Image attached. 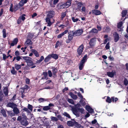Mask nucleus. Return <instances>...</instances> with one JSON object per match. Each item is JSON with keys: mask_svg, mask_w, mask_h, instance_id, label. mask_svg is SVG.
Here are the masks:
<instances>
[{"mask_svg": "<svg viewBox=\"0 0 128 128\" xmlns=\"http://www.w3.org/2000/svg\"><path fill=\"white\" fill-rule=\"evenodd\" d=\"M83 32V30L81 29L76 30L75 31L74 30L70 31L68 33V39L66 40V42L67 44L69 43L72 40L74 36H79Z\"/></svg>", "mask_w": 128, "mask_h": 128, "instance_id": "nucleus-1", "label": "nucleus"}, {"mask_svg": "<svg viewBox=\"0 0 128 128\" xmlns=\"http://www.w3.org/2000/svg\"><path fill=\"white\" fill-rule=\"evenodd\" d=\"M69 106L71 108L73 114L77 116L78 117L79 116V112L82 114H84V110L82 108H80V104L78 103L76 104H74V106H72L71 105H70Z\"/></svg>", "mask_w": 128, "mask_h": 128, "instance_id": "nucleus-2", "label": "nucleus"}, {"mask_svg": "<svg viewBox=\"0 0 128 128\" xmlns=\"http://www.w3.org/2000/svg\"><path fill=\"white\" fill-rule=\"evenodd\" d=\"M23 59L25 60L28 66L30 67L31 68H33L36 67L35 65L36 63H34L32 60V58L28 56L22 57Z\"/></svg>", "mask_w": 128, "mask_h": 128, "instance_id": "nucleus-3", "label": "nucleus"}, {"mask_svg": "<svg viewBox=\"0 0 128 128\" xmlns=\"http://www.w3.org/2000/svg\"><path fill=\"white\" fill-rule=\"evenodd\" d=\"M17 120L20 121L21 124L23 126H26L28 124L26 116L22 117L21 116H19Z\"/></svg>", "mask_w": 128, "mask_h": 128, "instance_id": "nucleus-4", "label": "nucleus"}, {"mask_svg": "<svg viewBox=\"0 0 128 128\" xmlns=\"http://www.w3.org/2000/svg\"><path fill=\"white\" fill-rule=\"evenodd\" d=\"M13 4H11L10 6L9 10L10 12H16L18 10L20 7V6L19 4H16L14 6L13 8Z\"/></svg>", "mask_w": 128, "mask_h": 128, "instance_id": "nucleus-5", "label": "nucleus"}, {"mask_svg": "<svg viewBox=\"0 0 128 128\" xmlns=\"http://www.w3.org/2000/svg\"><path fill=\"white\" fill-rule=\"evenodd\" d=\"M47 13V14L46 17L51 18H53L55 14V12L53 10L48 11Z\"/></svg>", "mask_w": 128, "mask_h": 128, "instance_id": "nucleus-6", "label": "nucleus"}, {"mask_svg": "<svg viewBox=\"0 0 128 128\" xmlns=\"http://www.w3.org/2000/svg\"><path fill=\"white\" fill-rule=\"evenodd\" d=\"M113 36L114 42H117L120 38L119 34L117 32H114L113 33Z\"/></svg>", "mask_w": 128, "mask_h": 128, "instance_id": "nucleus-7", "label": "nucleus"}, {"mask_svg": "<svg viewBox=\"0 0 128 128\" xmlns=\"http://www.w3.org/2000/svg\"><path fill=\"white\" fill-rule=\"evenodd\" d=\"M84 49V46L82 44L77 49V52L79 56H80L83 52Z\"/></svg>", "mask_w": 128, "mask_h": 128, "instance_id": "nucleus-8", "label": "nucleus"}, {"mask_svg": "<svg viewBox=\"0 0 128 128\" xmlns=\"http://www.w3.org/2000/svg\"><path fill=\"white\" fill-rule=\"evenodd\" d=\"M52 71L53 74V77L55 78L57 76L56 74L58 72V69L56 68H55V67L53 66L52 67Z\"/></svg>", "mask_w": 128, "mask_h": 128, "instance_id": "nucleus-9", "label": "nucleus"}, {"mask_svg": "<svg viewBox=\"0 0 128 128\" xmlns=\"http://www.w3.org/2000/svg\"><path fill=\"white\" fill-rule=\"evenodd\" d=\"M96 38H93L91 39L90 42H89V44L91 46H94V44L96 41Z\"/></svg>", "mask_w": 128, "mask_h": 128, "instance_id": "nucleus-10", "label": "nucleus"}, {"mask_svg": "<svg viewBox=\"0 0 128 128\" xmlns=\"http://www.w3.org/2000/svg\"><path fill=\"white\" fill-rule=\"evenodd\" d=\"M6 106L13 108L16 106H17V105L13 102H9L7 104Z\"/></svg>", "mask_w": 128, "mask_h": 128, "instance_id": "nucleus-11", "label": "nucleus"}, {"mask_svg": "<svg viewBox=\"0 0 128 128\" xmlns=\"http://www.w3.org/2000/svg\"><path fill=\"white\" fill-rule=\"evenodd\" d=\"M85 108L86 110L90 113H92L94 112V110L90 106H86Z\"/></svg>", "mask_w": 128, "mask_h": 128, "instance_id": "nucleus-12", "label": "nucleus"}, {"mask_svg": "<svg viewBox=\"0 0 128 128\" xmlns=\"http://www.w3.org/2000/svg\"><path fill=\"white\" fill-rule=\"evenodd\" d=\"M51 18H49L46 17V22L48 24L47 26H50L52 24V22H51L50 19Z\"/></svg>", "mask_w": 128, "mask_h": 128, "instance_id": "nucleus-13", "label": "nucleus"}, {"mask_svg": "<svg viewBox=\"0 0 128 128\" xmlns=\"http://www.w3.org/2000/svg\"><path fill=\"white\" fill-rule=\"evenodd\" d=\"M92 14H95V15H98L101 14V12L98 10L94 9L92 10Z\"/></svg>", "mask_w": 128, "mask_h": 128, "instance_id": "nucleus-14", "label": "nucleus"}, {"mask_svg": "<svg viewBox=\"0 0 128 128\" xmlns=\"http://www.w3.org/2000/svg\"><path fill=\"white\" fill-rule=\"evenodd\" d=\"M18 42V39L17 38H16L14 39L12 42L10 44V46H13L15 44H17Z\"/></svg>", "mask_w": 128, "mask_h": 128, "instance_id": "nucleus-15", "label": "nucleus"}, {"mask_svg": "<svg viewBox=\"0 0 128 128\" xmlns=\"http://www.w3.org/2000/svg\"><path fill=\"white\" fill-rule=\"evenodd\" d=\"M13 111L15 115L18 114L20 112L19 110L17 108V106H16L14 108Z\"/></svg>", "mask_w": 128, "mask_h": 128, "instance_id": "nucleus-16", "label": "nucleus"}, {"mask_svg": "<svg viewBox=\"0 0 128 128\" xmlns=\"http://www.w3.org/2000/svg\"><path fill=\"white\" fill-rule=\"evenodd\" d=\"M32 42L30 39H27L26 40V41L25 42L24 44V45L25 46L26 45H32Z\"/></svg>", "mask_w": 128, "mask_h": 128, "instance_id": "nucleus-17", "label": "nucleus"}, {"mask_svg": "<svg viewBox=\"0 0 128 128\" xmlns=\"http://www.w3.org/2000/svg\"><path fill=\"white\" fill-rule=\"evenodd\" d=\"M31 51L34 54L36 57H38L40 55L38 53L36 50L32 49Z\"/></svg>", "mask_w": 128, "mask_h": 128, "instance_id": "nucleus-18", "label": "nucleus"}, {"mask_svg": "<svg viewBox=\"0 0 128 128\" xmlns=\"http://www.w3.org/2000/svg\"><path fill=\"white\" fill-rule=\"evenodd\" d=\"M69 94L70 96L73 99L76 100L77 98V95L74 94L72 92H70Z\"/></svg>", "mask_w": 128, "mask_h": 128, "instance_id": "nucleus-19", "label": "nucleus"}, {"mask_svg": "<svg viewBox=\"0 0 128 128\" xmlns=\"http://www.w3.org/2000/svg\"><path fill=\"white\" fill-rule=\"evenodd\" d=\"M50 55L51 58H52L55 60H57L58 58V56L56 54H50Z\"/></svg>", "mask_w": 128, "mask_h": 128, "instance_id": "nucleus-20", "label": "nucleus"}, {"mask_svg": "<svg viewBox=\"0 0 128 128\" xmlns=\"http://www.w3.org/2000/svg\"><path fill=\"white\" fill-rule=\"evenodd\" d=\"M74 122V126L78 128H80L81 127H82L80 124L78 123V122H76L74 120H73Z\"/></svg>", "mask_w": 128, "mask_h": 128, "instance_id": "nucleus-21", "label": "nucleus"}, {"mask_svg": "<svg viewBox=\"0 0 128 128\" xmlns=\"http://www.w3.org/2000/svg\"><path fill=\"white\" fill-rule=\"evenodd\" d=\"M7 112L8 113V116L10 117L14 116L15 115L14 114V113L12 111H7Z\"/></svg>", "mask_w": 128, "mask_h": 128, "instance_id": "nucleus-22", "label": "nucleus"}, {"mask_svg": "<svg viewBox=\"0 0 128 128\" xmlns=\"http://www.w3.org/2000/svg\"><path fill=\"white\" fill-rule=\"evenodd\" d=\"M84 62L81 61L80 62L79 66V69L80 70H82L84 66Z\"/></svg>", "mask_w": 128, "mask_h": 128, "instance_id": "nucleus-23", "label": "nucleus"}, {"mask_svg": "<svg viewBox=\"0 0 128 128\" xmlns=\"http://www.w3.org/2000/svg\"><path fill=\"white\" fill-rule=\"evenodd\" d=\"M9 57L10 58H12V56L10 54H8V56H6L4 54H3V60H5L7 58H8Z\"/></svg>", "mask_w": 128, "mask_h": 128, "instance_id": "nucleus-24", "label": "nucleus"}, {"mask_svg": "<svg viewBox=\"0 0 128 128\" xmlns=\"http://www.w3.org/2000/svg\"><path fill=\"white\" fill-rule=\"evenodd\" d=\"M82 4L81 2H79L78 4V5L77 6V8L76 9L78 11H81V6L82 5Z\"/></svg>", "mask_w": 128, "mask_h": 128, "instance_id": "nucleus-25", "label": "nucleus"}, {"mask_svg": "<svg viewBox=\"0 0 128 128\" xmlns=\"http://www.w3.org/2000/svg\"><path fill=\"white\" fill-rule=\"evenodd\" d=\"M4 93L6 96H7L8 95V88L7 87H5L4 89Z\"/></svg>", "mask_w": 128, "mask_h": 128, "instance_id": "nucleus-26", "label": "nucleus"}, {"mask_svg": "<svg viewBox=\"0 0 128 128\" xmlns=\"http://www.w3.org/2000/svg\"><path fill=\"white\" fill-rule=\"evenodd\" d=\"M62 43L59 41H57L55 45V48H57L58 46H60L62 45Z\"/></svg>", "mask_w": 128, "mask_h": 128, "instance_id": "nucleus-27", "label": "nucleus"}, {"mask_svg": "<svg viewBox=\"0 0 128 128\" xmlns=\"http://www.w3.org/2000/svg\"><path fill=\"white\" fill-rule=\"evenodd\" d=\"M127 13V10H123L121 13L122 17H124L126 15Z\"/></svg>", "mask_w": 128, "mask_h": 128, "instance_id": "nucleus-28", "label": "nucleus"}, {"mask_svg": "<svg viewBox=\"0 0 128 128\" xmlns=\"http://www.w3.org/2000/svg\"><path fill=\"white\" fill-rule=\"evenodd\" d=\"M28 0H21L19 4L20 6H22L24 4L26 3Z\"/></svg>", "mask_w": 128, "mask_h": 128, "instance_id": "nucleus-29", "label": "nucleus"}, {"mask_svg": "<svg viewBox=\"0 0 128 128\" xmlns=\"http://www.w3.org/2000/svg\"><path fill=\"white\" fill-rule=\"evenodd\" d=\"M67 124L69 126H73L74 124V122H72L71 121H68L67 122Z\"/></svg>", "mask_w": 128, "mask_h": 128, "instance_id": "nucleus-30", "label": "nucleus"}, {"mask_svg": "<svg viewBox=\"0 0 128 128\" xmlns=\"http://www.w3.org/2000/svg\"><path fill=\"white\" fill-rule=\"evenodd\" d=\"M0 112L4 117H6L7 116L6 111L4 109H1Z\"/></svg>", "mask_w": 128, "mask_h": 128, "instance_id": "nucleus-31", "label": "nucleus"}, {"mask_svg": "<svg viewBox=\"0 0 128 128\" xmlns=\"http://www.w3.org/2000/svg\"><path fill=\"white\" fill-rule=\"evenodd\" d=\"M10 72L13 74L16 75L17 74V71L15 70L14 68V67H12V69L11 70Z\"/></svg>", "mask_w": 128, "mask_h": 128, "instance_id": "nucleus-32", "label": "nucleus"}, {"mask_svg": "<svg viewBox=\"0 0 128 128\" xmlns=\"http://www.w3.org/2000/svg\"><path fill=\"white\" fill-rule=\"evenodd\" d=\"M51 58L50 54L48 55L44 59V62H47Z\"/></svg>", "mask_w": 128, "mask_h": 128, "instance_id": "nucleus-33", "label": "nucleus"}, {"mask_svg": "<svg viewBox=\"0 0 128 128\" xmlns=\"http://www.w3.org/2000/svg\"><path fill=\"white\" fill-rule=\"evenodd\" d=\"M14 68L16 70H18L21 68V65L18 64H16L14 65Z\"/></svg>", "mask_w": 128, "mask_h": 128, "instance_id": "nucleus-34", "label": "nucleus"}, {"mask_svg": "<svg viewBox=\"0 0 128 128\" xmlns=\"http://www.w3.org/2000/svg\"><path fill=\"white\" fill-rule=\"evenodd\" d=\"M123 23L122 22L120 21L117 24V27L118 29H120Z\"/></svg>", "mask_w": 128, "mask_h": 128, "instance_id": "nucleus-35", "label": "nucleus"}, {"mask_svg": "<svg viewBox=\"0 0 128 128\" xmlns=\"http://www.w3.org/2000/svg\"><path fill=\"white\" fill-rule=\"evenodd\" d=\"M42 75H43L44 77H45L44 78H46V80H47L48 79V77H47L48 74L47 72H44L42 73Z\"/></svg>", "mask_w": 128, "mask_h": 128, "instance_id": "nucleus-36", "label": "nucleus"}, {"mask_svg": "<svg viewBox=\"0 0 128 128\" xmlns=\"http://www.w3.org/2000/svg\"><path fill=\"white\" fill-rule=\"evenodd\" d=\"M67 101L70 104L73 105L74 104V100L72 99L68 98V99Z\"/></svg>", "mask_w": 128, "mask_h": 128, "instance_id": "nucleus-37", "label": "nucleus"}, {"mask_svg": "<svg viewBox=\"0 0 128 128\" xmlns=\"http://www.w3.org/2000/svg\"><path fill=\"white\" fill-rule=\"evenodd\" d=\"M34 36V34H30L28 35V39H30V40L32 39Z\"/></svg>", "mask_w": 128, "mask_h": 128, "instance_id": "nucleus-38", "label": "nucleus"}, {"mask_svg": "<svg viewBox=\"0 0 128 128\" xmlns=\"http://www.w3.org/2000/svg\"><path fill=\"white\" fill-rule=\"evenodd\" d=\"M87 57L86 54L84 56L82 60H81V61L85 62L87 60Z\"/></svg>", "mask_w": 128, "mask_h": 128, "instance_id": "nucleus-39", "label": "nucleus"}, {"mask_svg": "<svg viewBox=\"0 0 128 128\" xmlns=\"http://www.w3.org/2000/svg\"><path fill=\"white\" fill-rule=\"evenodd\" d=\"M3 36L4 38H6V30L4 29L2 30Z\"/></svg>", "mask_w": 128, "mask_h": 128, "instance_id": "nucleus-40", "label": "nucleus"}, {"mask_svg": "<svg viewBox=\"0 0 128 128\" xmlns=\"http://www.w3.org/2000/svg\"><path fill=\"white\" fill-rule=\"evenodd\" d=\"M63 114L64 116H66V117L68 118H71V117L70 115L66 112H64V113Z\"/></svg>", "mask_w": 128, "mask_h": 128, "instance_id": "nucleus-41", "label": "nucleus"}, {"mask_svg": "<svg viewBox=\"0 0 128 128\" xmlns=\"http://www.w3.org/2000/svg\"><path fill=\"white\" fill-rule=\"evenodd\" d=\"M50 108L48 106H44L43 108V110L45 111H47L50 109Z\"/></svg>", "mask_w": 128, "mask_h": 128, "instance_id": "nucleus-42", "label": "nucleus"}, {"mask_svg": "<svg viewBox=\"0 0 128 128\" xmlns=\"http://www.w3.org/2000/svg\"><path fill=\"white\" fill-rule=\"evenodd\" d=\"M66 14L65 12H62L61 14V20H63L64 18L66 16Z\"/></svg>", "mask_w": 128, "mask_h": 128, "instance_id": "nucleus-43", "label": "nucleus"}, {"mask_svg": "<svg viewBox=\"0 0 128 128\" xmlns=\"http://www.w3.org/2000/svg\"><path fill=\"white\" fill-rule=\"evenodd\" d=\"M15 57H16V59L17 61V62L18 61H19L20 60L22 59V58H22V57H23L22 56H16Z\"/></svg>", "mask_w": 128, "mask_h": 128, "instance_id": "nucleus-44", "label": "nucleus"}, {"mask_svg": "<svg viewBox=\"0 0 128 128\" xmlns=\"http://www.w3.org/2000/svg\"><path fill=\"white\" fill-rule=\"evenodd\" d=\"M112 100L111 98L109 96H107V99L106 100V102H107L110 103L111 102Z\"/></svg>", "mask_w": 128, "mask_h": 128, "instance_id": "nucleus-45", "label": "nucleus"}, {"mask_svg": "<svg viewBox=\"0 0 128 128\" xmlns=\"http://www.w3.org/2000/svg\"><path fill=\"white\" fill-rule=\"evenodd\" d=\"M90 32L94 33H97L98 32V30L96 28H94L92 29Z\"/></svg>", "mask_w": 128, "mask_h": 128, "instance_id": "nucleus-46", "label": "nucleus"}, {"mask_svg": "<svg viewBox=\"0 0 128 128\" xmlns=\"http://www.w3.org/2000/svg\"><path fill=\"white\" fill-rule=\"evenodd\" d=\"M51 119L53 121H57L58 120V119L56 117L52 116L51 117Z\"/></svg>", "mask_w": 128, "mask_h": 128, "instance_id": "nucleus-47", "label": "nucleus"}, {"mask_svg": "<svg viewBox=\"0 0 128 128\" xmlns=\"http://www.w3.org/2000/svg\"><path fill=\"white\" fill-rule=\"evenodd\" d=\"M28 109L30 110V111H32V110L33 106L32 105L28 104Z\"/></svg>", "mask_w": 128, "mask_h": 128, "instance_id": "nucleus-48", "label": "nucleus"}, {"mask_svg": "<svg viewBox=\"0 0 128 128\" xmlns=\"http://www.w3.org/2000/svg\"><path fill=\"white\" fill-rule=\"evenodd\" d=\"M47 99H45L44 98H40L39 99H38V101H39L40 102H43L44 101H46L47 100H46Z\"/></svg>", "mask_w": 128, "mask_h": 128, "instance_id": "nucleus-49", "label": "nucleus"}, {"mask_svg": "<svg viewBox=\"0 0 128 128\" xmlns=\"http://www.w3.org/2000/svg\"><path fill=\"white\" fill-rule=\"evenodd\" d=\"M72 20L74 22H75L78 21V20L80 21V20H79V19L78 18H76L75 19L74 17H72Z\"/></svg>", "mask_w": 128, "mask_h": 128, "instance_id": "nucleus-50", "label": "nucleus"}, {"mask_svg": "<svg viewBox=\"0 0 128 128\" xmlns=\"http://www.w3.org/2000/svg\"><path fill=\"white\" fill-rule=\"evenodd\" d=\"M57 117L60 120L62 121H63V118L61 115H58L57 116Z\"/></svg>", "mask_w": 128, "mask_h": 128, "instance_id": "nucleus-51", "label": "nucleus"}, {"mask_svg": "<svg viewBox=\"0 0 128 128\" xmlns=\"http://www.w3.org/2000/svg\"><path fill=\"white\" fill-rule=\"evenodd\" d=\"M107 75L109 77L112 78V72H107Z\"/></svg>", "mask_w": 128, "mask_h": 128, "instance_id": "nucleus-52", "label": "nucleus"}, {"mask_svg": "<svg viewBox=\"0 0 128 128\" xmlns=\"http://www.w3.org/2000/svg\"><path fill=\"white\" fill-rule=\"evenodd\" d=\"M49 77H51L52 76V74L50 70H48V73Z\"/></svg>", "mask_w": 128, "mask_h": 128, "instance_id": "nucleus-53", "label": "nucleus"}, {"mask_svg": "<svg viewBox=\"0 0 128 128\" xmlns=\"http://www.w3.org/2000/svg\"><path fill=\"white\" fill-rule=\"evenodd\" d=\"M58 8L59 9L63 8H64L63 4H58Z\"/></svg>", "mask_w": 128, "mask_h": 128, "instance_id": "nucleus-54", "label": "nucleus"}, {"mask_svg": "<svg viewBox=\"0 0 128 128\" xmlns=\"http://www.w3.org/2000/svg\"><path fill=\"white\" fill-rule=\"evenodd\" d=\"M26 16L25 14H23L21 16H20V18H21L22 20L24 21L25 19V17L24 16Z\"/></svg>", "mask_w": 128, "mask_h": 128, "instance_id": "nucleus-55", "label": "nucleus"}, {"mask_svg": "<svg viewBox=\"0 0 128 128\" xmlns=\"http://www.w3.org/2000/svg\"><path fill=\"white\" fill-rule=\"evenodd\" d=\"M71 1L68 0V1L67 2H66V6H70L71 5Z\"/></svg>", "mask_w": 128, "mask_h": 128, "instance_id": "nucleus-56", "label": "nucleus"}, {"mask_svg": "<svg viewBox=\"0 0 128 128\" xmlns=\"http://www.w3.org/2000/svg\"><path fill=\"white\" fill-rule=\"evenodd\" d=\"M16 94H15L12 97V98H11L10 100V101H14L16 100Z\"/></svg>", "mask_w": 128, "mask_h": 128, "instance_id": "nucleus-57", "label": "nucleus"}, {"mask_svg": "<svg viewBox=\"0 0 128 128\" xmlns=\"http://www.w3.org/2000/svg\"><path fill=\"white\" fill-rule=\"evenodd\" d=\"M15 55L16 56H19L20 55V53L18 50H16L15 52Z\"/></svg>", "mask_w": 128, "mask_h": 128, "instance_id": "nucleus-58", "label": "nucleus"}, {"mask_svg": "<svg viewBox=\"0 0 128 128\" xmlns=\"http://www.w3.org/2000/svg\"><path fill=\"white\" fill-rule=\"evenodd\" d=\"M110 46H109V42H108L106 44L105 48L106 50H108L110 48Z\"/></svg>", "mask_w": 128, "mask_h": 128, "instance_id": "nucleus-59", "label": "nucleus"}, {"mask_svg": "<svg viewBox=\"0 0 128 128\" xmlns=\"http://www.w3.org/2000/svg\"><path fill=\"white\" fill-rule=\"evenodd\" d=\"M124 84L125 86H127L128 84V81L126 78H125L124 80Z\"/></svg>", "mask_w": 128, "mask_h": 128, "instance_id": "nucleus-60", "label": "nucleus"}, {"mask_svg": "<svg viewBox=\"0 0 128 128\" xmlns=\"http://www.w3.org/2000/svg\"><path fill=\"white\" fill-rule=\"evenodd\" d=\"M78 95L79 97H80V98L82 99L83 98V96L80 92H79L78 93Z\"/></svg>", "mask_w": 128, "mask_h": 128, "instance_id": "nucleus-61", "label": "nucleus"}, {"mask_svg": "<svg viewBox=\"0 0 128 128\" xmlns=\"http://www.w3.org/2000/svg\"><path fill=\"white\" fill-rule=\"evenodd\" d=\"M108 68L111 69L112 68V66L110 65V64H108L106 62H105Z\"/></svg>", "mask_w": 128, "mask_h": 128, "instance_id": "nucleus-62", "label": "nucleus"}, {"mask_svg": "<svg viewBox=\"0 0 128 128\" xmlns=\"http://www.w3.org/2000/svg\"><path fill=\"white\" fill-rule=\"evenodd\" d=\"M20 92L21 94L24 93V90L23 88H22L20 89Z\"/></svg>", "mask_w": 128, "mask_h": 128, "instance_id": "nucleus-63", "label": "nucleus"}, {"mask_svg": "<svg viewBox=\"0 0 128 128\" xmlns=\"http://www.w3.org/2000/svg\"><path fill=\"white\" fill-rule=\"evenodd\" d=\"M64 34H63L62 33L59 34V35H58V36H57V37L58 38H62V37L64 36Z\"/></svg>", "mask_w": 128, "mask_h": 128, "instance_id": "nucleus-64", "label": "nucleus"}]
</instances>
